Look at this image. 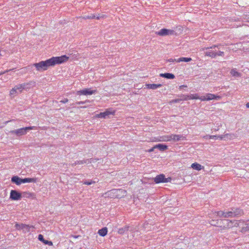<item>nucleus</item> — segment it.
<instances>
[{"instance_id": "nucleus-40", "label": "nucleus", "mask_w": 249, "mask_h": 249, "mask_svg": "<svg viewBox=\"0 0 249 249\" xmlns=\"http://www.w3.org/2000/svg\"><path fill=\"white\" fill-rule=\"evenodd\" d=\"M95 18V16L94 15H92L90 16H85L83 17V19H91V18Z\"/></svg>"}, {"instance_id": "nucleus-13", "label": "nucleus", "mask_w": 249, "mask_h": 249, "mask_svg": "<svg viewBox=\"0 0 249 249\" xmlns=\"http://www.w3.org/2000/svg\"><path fill=\"white\" fill-rule=\"evenodd\" d=\"M114 113V111H110L109 110H107L106 111L104 112H101L99 114L97 115V117L98 118H107L109 117V116L111 114H113Z\"/></svg>"}, {"instance_id": "nucleus-47", "label": "nucleus", "mask_w": 249, "mask_h": 249, "mask_svg": "<svg viewBox=\"0 0 249 249\" xmlns=\"http://www.w3.org/2000/svg\"><path fill=\"white\" fill-rule=\"evenodd\" d=\"M209 139H217V136L216 135L209 136Z\"/></svg>"}, {"instance_id": "nucleus-58", "label": "nucleus", "mask_w": 249, "mask_h": 249, "mask_svg": "<svg viewBox=\"0 0 249 249\" xmlns=\"http://www.w3.org/2000/svg\"><path fill=\"white\" fill-rule=\"evenodd\" d=\"M218 128L217 129H214V131H218Z\"/></svg>"}, {"instance_id": "nucleus-6", "label": "nucleus", "mask_w": 249, "mask_h": 249, "mask_svg": "<svg viewBox=\"0 0 249 249\" xmlns=\"http://www.w3.org/2000/svg\"><path fill=\"white\" fill-rule=\"evenodd\" d=\"M221 46V44H219L217 45H213L210 48H207L206 49L208 50L205 52V55L211 57L212 58L216 57V52H215L213 49H215V48H217L218 49H219L220 48L219 47Z\"/></svg>"}, {"instance_id": "nucleus-16", "label": "nucleus", "mask_w": 249, "mask_h": 249, "mask_svg": "<svg viewBox=\"0 0 249 249\" xmlns=\"http://www.w3.org/2000/svg\"><path fill=\"white\" fill-rule=\"evenodd\" d=\"M244 225L242 223L241 224L240 228L241 229L240 231L242 233H245L248 231H249V223H245L244 221Z\"/></svg>"}, {"instance_id": "nucleus-25", "label": "nucleus", "mask_w": 249, "mask_h": 249, "mask_svg": "<svg viewBox=\"0 0 249 249\" xmlns=\"http://www.w3.org/2000/svg\"><path fill=\"white\" fill-rule=\"evenodd\" d=\"M155 147L159 149L160 151H164L168 148V146L166 145L163 144H158L155 146Z\"/></svg>"}, {"instance_id": "nucleus-39", "label": "nucleus", "mask_w": 249, "mask_h": 249, "mask_svg": "<svg viewBox=\"0 0 249 249\" xmlns=\"http://www.w3.org/2000/svg\"><path fill=\"white\" fill-rule=\"evenodd\" d=\"M224 55V52L220 50H218L217 52H216V57L217 56H223Z\"/></svg>"}, {"instance_id": "nucleus-44", "label": "nucleus", "mask_w": 249, "mask_h": 249, "mask_svg": "<svg viewBox=\"0 0 249 249\" xmlns=\"http://www.w3.org/2000/svg\"><path fill=\"white\" fill-rule=\"evenodd\" d=\"M89 102H90L89 100H86L85 101L78 102L76 104L77 105H80V104H84L86 103H89Z\"/></svg>"}, {"instance_id": "nucleus-1", "label": "nucleus", "mask_w": 249, "mask_h": 249, "mask_svg": "<svg viewBox=\"0 0 249 249\" xmlns=\"http://www.w3.org/2000/svg\"><path fill=\"white\" fill-rule=\"evenodd\" d=\"M220 225L219 226L221 230H226L233 227H240L241 224L244 225V222L242 220H229L228 219H220Z\"/></svg>"}, {"instance_id": "nucleus-17", "label": "nucleus", "mask_w": 249, "mask_h": 249, "mask_svg": "<svg viewBox=\"0 0 249 249\" xmlns=\"http://www.w3.org/2000/svg\"><path fill=\"white\" fill-rule=\"evenodd\" d=\"M231 210L233 212V214L234 217L238 216L241 215L243 213V212L241 209L239 208H231Z\"/></svg>"}, {"instance_id": "nucleus-55", "label": "nucleus", "mask_w": 249, "mask_h": 249, "mask_svg": "<svg viewBox=\"0 0 249 249\" xmlns=\"http://www.w3.org/2000/svg\"><path fill=\"white\" fill-rule=\"evenodd\" d=\"M245 16L246 17H247V15H245ZM245 18V19H246L248 20V22H249V18Z\"/></svg>"}, {"instance_id": "nucleus-4", "label": "nucleus", "mask_w": 249, "mask_h": 249, "mask_svg": "<svg viewBox=\"0 0 249 249\" xmlns=\"http://www.w3.org/2000/svg\"><path fill=\"white\" fill-rule=\"evenodd\" d=\"M33 66L36 67V70L41 71L46 70L49 66L52 65L51 60L49 59L46 61H42L39 63H34Z\"/></svg>"}, {"instance_id": "nucleus-52", "label": "nucleus", "mask_w": 249, "mask_h": 249, "mask_svg": "<svg viewBox=\"0 0 249 249\" xmlns=\"http://www.w3.org/2000/svg\"><path fill=\"white\" fill-rule=\"evenodd\" d=\"M186 87H187L186 85H181V86H179V89H181L182 88H186Z\"/></svg>"}, {"instance_id": "nucleus-45", "label": "nucleus", "mask_w": 249, "mask_h": 249, "mask_svg": "<svg viewBox=\"0 0 249 249\" xmlns=\"http://www.w3.org/2000/svg\"><path fill=\"white\" fill-rule=\"evenodd\" d=\"M13 121V120H11V121H6V122H5V123H3V125H1V124H0V129L3 128L4 126V125L5 124H6L8 123H9V122H10L11 121Z\"/></svg>"}, {"instance_id": "nucleus-20", "label": "nucleus", "mask_w": 249, "mask_h": 249, "mask_svg": "<svg viewBox=\"0 0 249 249\" xmlns=\"http://www.w3.org/2000/svg\"><path fill=\"white\" fill-rule=\"evenodd\" d=\"M170 140H173L175 141H178L179 140H184V137L181 135H171Z\"/></svg>"}, {"instance_id": "nucleus-30", "label": "nucleus", "mask_w": 249, "mask_h": 249, "mask_svg": "<svg viewBox=\"0 0 249 249\" xmlns=\"http://www.w3.org/2000/svg\"><path fill=\"white\" fill-rule=\"evenodd\" d=\"M22 180L23 183L27 182H35L36 181V179L35 178H25L22 179Z\"/></svg>"}, {"instance_id": "nucleus-53", "label": "nucleus", "mask_w": 249, "mask_h": 249, "mask_svg": "<svg viewBox=\"0 0 249 249\" xmlns=\"http://www.w3.org/2000/svg\"><path fill=\"white\" fill-rule=\"evenodd\" d=\"M246 106L247 108H249V102L247 103Z\"/></svg>"}, {"instance_id": "nucleus-10", "label": "nucleus", "mask_w": 249, "mask_h": 249, "mask_svg": "<svg viewBox=\"0 0 249 249\" xmlns=\"http://www.w3.org/2000/svg\"><path fill=\"white\" fill-rule=\"evenodd\" d=\"M97 92L96 90H91L90 89H85L82 90L77 91L76 92L77 95H92Z\"/></svg>"}, {"instance_id": "nucleus-29", "label": "nucleus", "mask_w": 249, "mask_h": 249, "mask_svg": "<svg viewBox=\"0 0 249 249\" xmlns=\"http://www.w3.org/2000/svg\"><path fill=\"white\" fill-rule=\"evenodd\" d=\"M157 141L159 142H168L170 141V136H163L160 137V139H159Z\"/></svg>"}, {"instance_id": "nucleus-3", "label": "nucleus", "mask_w": 249, "mask_h": 249, "mask_svg": "<svg viewBox=\"0 0 249 249\" xmlns=\"http://www.w3.org/2000/svg\"><path fill=\"white\" fill-rule=\"evenodd\" d=\"M36 126H28L22 127L16 130H11L9 132L11 134L16 135L17 137H19L26 134L27 132L29 130L34 129Z\"/></svg>"}, {"instance_id": "nucleus-28", "label": "nucleus", "mask_w": 249, "mask_h": 249, "mask_svg": "<svg viewBox=\"0 0 249 249\" xmlns=\"http://www.w3.org/2000/svg\"><path fill=\"white\" fill-rule=\"evenodd\" d=\"M192 168H193L194 169L200 171L202 169V166L196 162L194 163L191 165Z\"/></svg>"}, {"instance_id": "nucleus-22", "label": "nucleus", "mask_w": 249, "mask_h": 249, "mask_svg": "<svg viewBox=\"0 0 249 249\" xmlns=\"http://www.w3.org/2000/svg\"><path fill=\"white\" fill-rule=\"evenodd\" d=\"M160 76L169 79H173L175 78V75L170 73H160Z\"/></svg>"}, {"instance_id": "nucleus-51", "label": "nucleus", "mask_w": 249, "mask_h": 249, "mask_svg": "<svg viewBox=\"0 0 249 249\" xmlns=\"http://www.w3.org/2000/svg\"><path fill=\"white\" fill-rule=\"evenodd\" d=\"M223 137V135L217 136V139H219L220 140L224 139V138H222Z\"/></svg>"}, {"instance_id": "nucleus-46", "label": "nucleus", "mask_w": 249, "mask_h": 249, "mask_svg": "<svg viewBox=\"0 0 249 249\" xmlns=\"http://www.w3.org/2000/svg\"><path fill=\"white\" fill-rule=\"evenodd\" d=\"M68 101H69L68 99L67 98H66L63 100H61L60 101V102L62 103H66L68 102Z\"/></svg>"}, {"instance_id": "nucleus-23", "label": "nucleus", "mask_w": 249, "mask_h": 249, "mask_svg": "<svg viewBox=\"0 0 249 249\" xmlns=\"http://www.w3.org/2000/svg\"><path fill=\"white\" fill-rule=\"evenodd\" d=\"M188 100V97H185V98H178L171 100L169 102L170 105H172L173 103H178L182 101H186Z\"/></svg>"}, {"instance_id": "nucleus-12", "label": "nucleus", "mask_w": 249, "mask_h": 249, "mask_svg": "<svg viewBox=\"0 0 249 249\" xmlns=\"http://www.w3.org/2000/svg\"><path fill=\"white\" fill-rule=\"evenodd\" d=\"M93 161V159H87L84 160H80L74 161L71 165L72 166H76L77 164H89V163H91Z\"/></svg>"}, {"instance_id": "nucleus-21", "label": "nucleus", "mask_w": 249, "mask_h": 249, "mask_svg": "<svg viewBox=\"0 0 249 249\" xmlns=\"http://www.w3.org/2000/svg\"><path fill=\"white\" fill-rule=\"evenodd\" d=\"M178 97H188V99H200V97L197 94H192L189 95L180 94Z\"/></svg>"}, {"instance_id": "nucleus-33", "label": "nucleus", "mask_w": 249, "mask_h": 249, "mask_svg": "<svg viewBox=\"0 0 249 249\" xmlns=\"http://www.w3.org/2000/svg\"><path fill=\"white\" fill-rule=\"evenodd\" d=\"M192 60L191 58L187 57H180L177 59V62H180L182 61L189 62Z\"/></svg>"}, {"instance_id": "nucleus-7", "label": "nucleus", "mask_w": 249, "mask_h": 249, "mask_svg": "<svg viewBox=\"0 0 249 249\" xmlns=\"http://www.w3.org/2000/svg\"><path fill=\"white\" fill-rule=\"evenodd\" d=\"M221 97L220 96H217L211 93H207L205 96H201L200 97V100L201 101H210L213 99H215L217 100H220Z\"/></svg>"}, {"instance_id": "nucleus-27", "label": "nucleus", "mask_w": 249, "mask_h": 249, "mask_svg": "<svg viewBox=\"0 0 249 249\" xmlns=\"http://www.w3.org/2000/svg\"><path fill=\"white\" fill-rule=\"evenodd\" d=\"M23 227V231L25 233L28 232L30 231V228H34L33 226H29L28 225L23 224V226H22Z\"/></svg>"}, {"instance_id": "nucleus-41", "label": "nucleus", "mask_w": 249, "mask_h": 249, "mask_svg": "<svg viewBox=\"0 0 249 249\" xmlns=\"http://www.w3.org/2000/svg\"><path fill=\"white\" fill-rule=\"evenodd\" d=\"M21 226H23V224H16L15 227H16V229L18 230H22L23 227Z\"/></svg>"}, {"instance_id": "nucleus-59", "label": "nucleus", "mask_w": 249, "mask_h": 249, "mask_svg": "<svg viewBox=\"0 0 249 249\" xmlns=\"http://www.w3.org/2000/svg\"><path fill=\"white\" fill-rule=\"evenodd\" d=\"M180 98H185V97H180Z\"/></svg>"}, {"instance_id": "nucleus-50", "label": "nucleus", "mask_w": 249, "mask_h": 249, "mask_svg": "<svg viewBox=\"0 0 249 249\" xmlns=\"http://www.w3.org/2000/svg\"><path fill=\"white\" fill-rule=\"evenodd\" d=\"M155 148H157L156 147H155V146L153 147L152 148H151L149 150V152H152L154 151V149Z\"/></svg>"}, {"instance_id": "nucleus-18", "label": "nucleus", "mask_w": 249, "mask_h": 249, "mask_svg": "<svg viewBox=\"0 0 249 249\" xmlns=\"http://www.w3.org/2000/svg\"><path fill=\"white\" fill-rule=\"evenodd\" d=\"M146 87L148 89H156L159 88H160L162 86V85L160 84H148L145 85Z\"/></svg>"}, {"instance_id": "nucleus-57", "label": "nucleus", "mask_w": 249, "mask_h": 249, "mask_svg": "<svg viewBox=\"0 0 249 249\" xmlns=\"http://www.w3.org/2000/svg\"><path fill=\"white\" fill-rule=\"evenodd\" d=\"M216 48H215V49H213L215 52H217L218 50L216 49Z\"/></svg>"}, {"instance_id": "nucleus-43", "label": "nucleus", "mask_w": 249, "mask_h": 249, "mask_svg": "<svg viewBox=\"0 0 249 249\" xmlns=\"http://www.w3.org/2000/svg\"><path fill=\"white\" fill-rule=\"evenodd\" d=\"M43 243L45 245H48L49 246L53 245V243L52 241H49L46 240L44 241Z\"/></svg>"}, {"instance_id": "nucleus-5", "label": "nucleus", "mask_w": 249, "mask_h": 249, "mask_svg": "<svg viewBox=\"0 0 249 249\" xmlns=\"http://www.w3.org/2000/svg\"><path fill=\"white\" fill-rule=\"evenodd\" d=\"M68 59L69 57L64 55L60 57H53L50 59L51 60L52 65L53 66L56 64H61L66 62Z\"/></svg>"}, {"instance_id": "nucleus-8", "label": "nucleus", "mask_w": 249, "mask_h": 249, "mask_svg": "<svg viewBox=\"0 0 249 249\" xmlns=\"http://www.w3.org/2000/svg\"><path fill=\"white\" fill-rule=\"evenodd\" d=\"M171 180L170 178H166L163 174L157 176L154 178V181L156 183L160 182H168Z\"/></svg>"}, {"instance_id": "nucleus-38", "label": "nucleus", "mask_w": 249, "mask_h": 249, "mask_svg": "<svg viewBox=\"0 0 249 249\" xmlns=\"http://www.w3.org/2000/svg\"><path fill=\"white\" fill-rule=\"evenodd\" d=\"M96 182L95 181H89L86 180L83 182V183L85 185H89L92 184V183H95Z\"/></svg>"}, {"instance_id": "nucleus-34", "label": "nucleus", "mask_w": 249, "mask_h": 249, "mask_svg": "<svg viewBox=\"0 0 249 249\" xmlns=\"http://www.w3.org/2000/svg\"><path fill=\"white\" fill-rule=\"evenodd\" d=\"M234 137V135L233 134H225L223 135V137L222 138L224 139H232Z\"/></svg>"}, {"instance_id": "nucleus-11", "label": "nucleus", "mask_w": 249, "mask_h": 249, "mask_svg": "<svg viewBox=\"0 0 249 249\" xmlns=\"http://www.w3.org/2000/svg\"><path fill=\"white\" fill-rule=\"evenodd\" d=\"M174 31L172 30L167 29H162L158 32H156V34L160 36H165L167 35H173Z\"/></svg>"}, {"instance_id": "nucleus-15", "label": "nucleus", "mask_w": 249, "mask_h": 249, "mask_svg": "<svg viewBox=\"0 0 249 249\" xmlns=\"http://www.w3.org/2000/svg\"><path fill=\"white\" fill-rule=\"evenodd\" d=\"M22 86V90L29 89L31 87H34L36 86V82L33 81H31L27 83H23L21 84Z\"/></svg>"}, {"instance_id": "nucleus-19", "label": "nucleus", "mask_w": 249, "mask_h": 249, "mask_svg": "<svg viewBox=\"0 0 249 249\" xmlns=\"http://www.w3.org/2000/svg\"><path fill=\"white\" fill-rule=\"evenodd\" d=\"M22 179L20 178L18 176H13L11 178V181L13 183H16L18 185L22 183Z\"/></svg>"}, {"instance_id": "nucleus-32", "label": "nucleus", "mask_w": 249, "mask_h": 249, "mask_svg": "<svg viewBox=\"0 0 249 249\" xmlns=\"http://www.w3.org/2000/svg\"><path fill=\"white\" fill-rule=\"evenodd\" d=\"M224 218H228V217H234L233 214V212L231 210V211L229 212H225V214L224 215Z\"/></svg>"}, {"instance_id": "nucleus-42", "label": "nucleus", "mask_w": 249, "mask_h": 249, "mask_svg": "<svg viewBox=\"0 0 249 249\" xmlns=\"http://www.w3.org/2000/svg\"><path fill=\"white\" fill-rule=\"evenodd\" d=\"M38 239L39 241L42 242L43 243H44V241L45 240L42 234H39Z\"/></svg>"}, {"instance_id": "nucleus-36", "label": "nucleus", "mask_w": 249, "mask_h": 249, "mask_svg": "<svg viewBox=\"0 0 249 249\" xmlns=\"http://www.w3.org/2000/svg\"><path fill=\"white\" fill-rule=\"evenodd\" d=\"M210 224L213 226H217V225H218V226H219L220 225V220H217L216 221L212 220L211 221Z\"/></svg>"}, {"instance_id": "nucleus-48", "label": "nucleus", "mask_w": 249, "mask_h": 249, "mask_svg": "<svg viewBox=\"0 0 249 249\" xmlns=\"http://www.w3.org/2000/svg\"><path fill=\"white\" fill-rule=\"evenodd\" d=\"M168 61L169 62H177V59H169L168 60Z\"/></svg>"}, {"instance_id": "nucleus-56", "label": "nucleus", "mask_w": 249, "mask_h": 249, "mask_svg": "<svg viewBox=\"0 0 249 249\" xmlns=\"http://www.w3.org/2000/svg\"><path fill=\"white\" fill-rule=\"evenodd\" d=\"M209 135H207L205 136L204 137V138H209Z\"/></svg>"}, {"instance_id": "nucleus-14", "label": "nucleus", "mask_w": 249, "mask_h": 249, "mask_svg": "<svg viewBox=\"0 0 249 249\" xmlns=\"http://www.w3.org/2000/svg\"><path fill=\"white\" fill-rule=\"evenodd\" d=\"M22 91V86L21 84L14 87L10 91V95H14L16 93H20Z\"/></svg>"}, {"instance_id": "nucleus-49", "label": "nucleus", "mask_w": 249, "mask_h": 249, "mask_svg": "<svg viewBox=\"0 0 249 249\" xmlns=\"http://www.w3.org/2000/svg\"><path fill=\"white\" fill-rule=\"evenodd\" d=\"M105 16L104 15L101 16H95V18H96L97 19H100V18H104Z\"/></svg>"}, {"instance_id": "nucleus-35", "label": "nucleus", "mask_w": 249, "mask_h": 249, "mask_svg": "<svg viewBox=\"0 0 249 249\" xmlns=\"http://www.w3.org/2000/svg\"><path fill=\"white\" fill-rule=\"evenodd\" d=\"M22 194V196H23L24 197L28 198V197H31L32 196V194L31 193H29V192H23Z\"/></svg>"}, {"instance_id": "nucleus-24", "label": "nucleus", "mask_w": 249, "mask_h": 249, "mask_svg": "<svg viewBox=\"0 0 249 249\" xmlns=\"http://www.w3.org/2000/svg\"><path fill=\"white\" fill-rule=\"evenodd\" d=\"M129 227L128 226L126 225L123 228L119 229V230L118 231V232L119 234H123L125 232L129 230Z\"/></svg>"}, {"instance_id": "nucleus-26", "label": "nucleus", "mask_w": 249, "mask_h": 249, "mask_svg": "<svg viewBox=\"0 0 249 249\" xmlns=\"http://www.w3.org/2000/svg\"><path fill=\"white\" fill-rule=\"evenodd\" d=\"M107 232V228L105 227L102 228V229H100L98 231V233L100 235L102 236H105Z\"/></svg>"}, {"instance_id": "nucleus-9", "label": "nucleus", "mask_w": 249, "mask_h": 249, "mask_svg": "<svg viewBox=\"0 0 249 249\" xmlns=\"http://www.w3.org/2000/svg\"><path fill=\"white\" fill-rule=\"evenodd\" d=\"M22 197V194L17 190H12L10 192V198L13 200H20Z\"/></svg>"}, {"instance_id": "nucleus-54", "label": "nucleus", "mask_w": 249, "mask_h": 249, "mask_svg": "<svg viewBox=\"0 0 249 249\" xmlns=\"http://www.w3.org/2000/svg\"><path fill=\"white\" fill-rule=\"evenodd\" d=\"M10 70H7V71H4V72H2V73H0V74H4V73H5V72H8V71H10Z\"/></svg>"}, {"instance_id": "nucleus-31", "label": "nucleus", "mask_w": 249, "mask_h": 249, "mask_svg": "<svg viewBox=\"0 0 249 249\" xmlns=\"http://www.w3.org/2000/svg\"><path fill=\"white\" fill-rule=\"evenodd\" d=\"M231 74L234 77H240L241 74L237 71L235 69H232L231 71Z\"/></svg>"}, {"instance_id": "nucleus-37", "label": "nucleus", "mask_w": 249, "mask_h": 249, "mask_svg": "<svg viewBox=\"0 0 249 249\" xmlns=\"http://www.w3.org/2000/svg\"><path fill=\"white\" fill-rule=\"evenodd\" d=\"M217 213V216L219 217H224V215L225 214V211H218L216 212Z\"/></svg>"}, {"instance_id": "nucleus-2", "label": "nucleus", "mask_w": 249, "mask_h": 249, "mask_svg": "<svg viewBox=\"0 0 249 249\" xmlns=\"http://www.w3.org/2000/svg\"><path fill=\"white\" fill-rule=\"evenodd\" d=\"M126 195V191L124 189H112L104 194L105 197L121 198Z\"/></svg>"}]
</instances>
